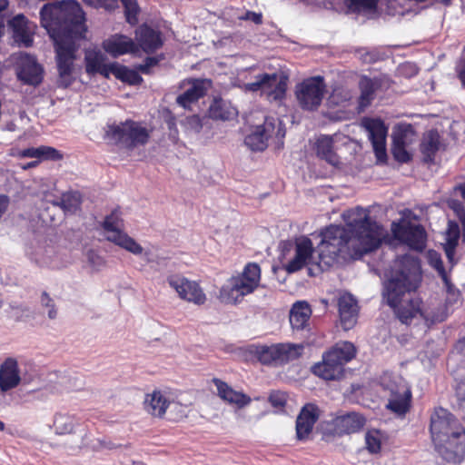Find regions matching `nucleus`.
Segmentation results:
<instances>
[{
    "mask_svg": "<svg viewBox=\"0 0 465 465\" xmlns=\"http://www.w3.org/2000/svg\"><path fill=\"white\" fill-rule=\"evenodd\" d=\"M347 229L331 225L322 232V241L313 255L312 242L301 236L294 242L281 243V261L288 273H293L309 264L317 265L319 271L328 270L339 255L343 258L359 259L363 254L377 249L384 236L383 229L361 207L343 213Z\"/></svg>",
    "mask_w": 465,
    "mask_h": 465,
    "instance_id": "obj_1",
    "label": "nucleus"
},
{
    "mask_svg": "<svg viewBox=\"0 0 465 465\" xmlns=\"http://www.w3.org/2000/svg\"><path fill=\"white\" fill-rule=\"evenodd\" d=\"M41 25L53 39L60 84L68 86L73 79L77 42L84 37L87 27L84 13L74 0L45 4L40 11Z\"/></svg>",
    "mask_w": 465,
    "mask_h": 465,
    "instance_id": "obj_2",
    "label": "nucleus"
},
{
    "mask_svg": "<svg viewBox=\"0 0 465 465\" xmlns=\"http://www.w3.org/2000/svg\"><path fill=\"white\" fill-rule=\"evenodd\" d=\"M421 282L420 264L411 255L398 257L384 284L383 295L401 322L410 324L421 318L426 322H443L446 318L442 308L421 307V301L415 294Z\"/></svg>",
    "mask_w": 465,
    "mask_h": 465,
    "instance_id": "obj_3",
    "label": "nucleus"
},
{
    "mask_svg": "<svg viewBox=\"0 0 465 465\" xmlns=\"http://www.w3.org/2000/svg\"><path fill=\"white\" fill-rule=\"evenodd\" d=\"M430 433L439 454L449 462H460L465 456V430L458 420L443 408L430 417Z\"/></svg>",
    "mask_w": 465,
    "mask_h": 465,
    "instance_id": "obj_4",
    "label": "nucleus"
},
{
    "mask_svg": "<svg viewBox=\"0 0 465 465\" xmlns=\"http://www.w3.org/2000/svg\"><path fill=\"white\" fill-rule=\"evenodd\" d=\"M261 280V269L257 263H248L242 273L226 281L220 290L219 299L229 304L239 302L245 295L254 292Z\"/></svg>",
    "mask_w": 465,
    "mask_h": 465,
    "instance_id": "obj_5",
    "label": "nucleus"
},
{
    "mask_svg": "<svg viewBox=\"0 0 465 465\" xmlns=\"http://www.w3.org/2000/svg\"><path fill=\"white\" fill-rule=\"evenodd\" d=\"M355 347L351 342L337 343L323 354L322 361L314 364L312 371L326 381L339 380L344 371V365L355 356Z\"/></svg>",
    "mask_w": 465,
    "mask_h": 465,
    "instance_id": "obj_6",
    "label": "nucleus"
},
{
    "mask_svg": "<svg viewBox=\"0 0 465 465\" xmlns=\"http://www.w3.org/2000/svg\"><path fill=\"white\" fill-rule=\"evenodd\" d=\"M381 385L389 392L386 407L398 416L405 415L410 409L411 400L408 382L400 375L385 372L381 377Z\"/></svg>",
    "mask_w": 465,
    "mask_h": 465,
    "instance_id": "obj_7",
    "label": "nucleus"
},
{
    "mask_svg": "<svg viewBox=\"0 0 465 465\" xmlns=\"http://www.w3.org/2000/svg\"><path fill=\"white\" fill-rule=\"evenodd\" d=\"M150 134L141 123L127 120L121 123L108 124L105 137L114 143L121 144L128 149L144 145Z\"/></svg>",
    "mask_w": 465,
    "mask_h": 465,
    "instance_id": "obj_8",
    "label": "nucleus"
},
{
    "mask_svg": "<svg viewBox=\"0 0 465 465\" xmlns=\"http://www.w3.org/2000/svg\"><path fill=\"white\" fill-rule=\"evenodd\" d=\"M103 229L107 241L114 242L134 255H140L143 252V247L124 232V220L117 210H114L104 218Z\"/></svg>",
    "mask_w": 465,
    "mask_h": 465,
    "instance_id": "obj_9",
    "label": "nucleus"
},
{
    "mask_svg": "<svg viewBox=\"0 0 465 465\" xmlns=\"http://www.w3.org/2000/svg\"><path fill=\"white\" fill-rule=\"evenodd\" d=\"M302 344L277 343L257 350L259 361L263 364L283 365L298 360L303 353Z\"/></svg>",
    "mask_w": 465,
    "mask_h": 465,
    "instance_id": "obj_10",
    "label": "nucleus"
},
{
    "mask_svg": "<svg viewBox=\"0 0 465 465\" xmlns=\"http://www.w3.org/2000/svg\"><path fill=\"white\" fill-rule=\"evenodd\" d=\"M287 77L278 74H262L255 81L246 84L245 89L251 92L261 91L270 101L282 100L286 93Z\"/></svg>",
    "mask_w": 465,
    "mask_h": 465,
    "instance_id": "obj_11",
    "label": "nucleus"
},
{
    "mask_svg": "<svg viewBox=\"0 0 465 465\" xmlns=\"http://www.w3.org/2000/svg\"><path fill=\"white\" fill-rule=\"evenodd\" d=\"M325 88L322 76L310 77L297 84L295 94L301 107L305 110L317 109L322 104Z\"/></svg>",
    "mask_w": 465,
    "mask_h": 465,
    "instance_id": "obj_12",
    "label": "nucleus"
},
{
    "mask_svg": "<svg viewBox=\"0 0 465 465\" xmlns=\"http://www.w3.org/2000/svg\"><path fill=\"white\" fill-rule=\"evenodd\" d=\"M167 282L177 292L178 296L184 301L197 305L203 304L206 301V296L199 284L181 274L169 275Z\"/></svg>",
    "mask_w": 465,
    "mask_h": 465,
    "instance_id": "obj_13",
    "label": "nucleus"
},
{
    "mask_svg": "<svg viewBox=\"0 0 465 465\" xmlns=\"http://www.w3.org/2000/svg\"><path fill=\"white\" fill-rule=\"evenodd\" d=\"M276 130V121L273 118H267L263 124L258 125L244 139V143L252 151H263L268 146V139L274 134L277 136L283 137L284 133L281 128V123L278 122Z\"/></svg>",
    "mask_w": 465,
    "mask_h": 465,
    "instance_id": "obj_14",
    "label": "nucleus"
},
{
    "mask_svg": "<svg viewBox=\"0 0 465 465\" xmlns=\"http://www.w3.org/2000/svg\"><path fill=\"white\" fill-rule=\"evenodd\" d=\"M15 70L17 78L25 84L36 86L43 81V67L33 55L19 54L15 61Z\"/></svg>",
    "mask_w": 465,
    "mask_h": 465,
    "instance_id": "obj_15",
    "label": "nucleus"
},
{
    "mask_svg": "<svg viewBox=\"0 0 465 465\" xmlns=\"http://www.w3.org/2000/svg\"><path fill=\"white\" fill-rule=\"evenodd\" d=\"M392 232L396 239L406 243L411 249L421 251L425 247L426 232L420 224L393 223Z\"/></svg>",
    "mask_w": 465,
    "mask_h": 465,
    "instance_id": "obj_16",
    "label": "nucleus"
},
{
    "mask_svg": "<svg viewBox=\"0 0 465 465\" xmlns=\"http://www.w3.org/2000/svg\"><path fill=\"white\" fill-rule=\"evenodd\" d=\"M368 133L376 157L381 160L386 157V137L388 128L381 119L365 118L361 123Z\"/></svg>",
    "mask_w": 465,
    "mask_h": 465,
    "instance_id": "obj_17",
    "label": "nucleus"
},
{
    "mask_svg": "<svg viewBox=\"0 0 465 465\" xmlns=\"http://www.w3.org/2000/svg\"><path fill=\"white\" fill-rule=\"evenodd\" d=\"M319 418V409L316 405L308 403L301 410L296 419V436L300 440L308 438Z\"/></svg>",
    "mask_w": 465,
    "mask_h": 465,
    "instance_id": "obj_18",
    "label": "nucleus"
},
{
    "mask_svg": "<svg viewBox=\"0 0 465 465\" xmlns=\"http://www.w3.org/2000/svg\"><path fill=\"white\" fill-rule=\"evenodd\" d=\"M85 70L89 74H100L104 77L114 74L113 67L116 63L106 64V55L100 50H87L85 53Z\"/></svg>",
    "mask_w": 465,
    "mask_h": 465,
    "instance_id": "obj_19",
    "label": "nucleus"
},
{
    "mask_svg": "<svg viewBox=\"0 0 465 465\" xmlns=\"http://www.w3.org/2000/svg\"><path fill=\"white\" fill-rule=\"evenodd\" d=\"M341 323L344 330L351 329L357 321L358 305L352 295L344 293L338 300Z\"/></svg>",
    "mask_w": 465,
    "mask_h": 465,
    "instance_id": "obj_20",
    "label": "nucleus"
},
{
    "mask_svg": "<svg viewBox=\"0 0 465 465\" xmlns=\"http://www.w3.org/2000/svg\"><path fill=\"white\" fill-rule=\"evenodd\" d=\"M10 26L12 27L13 37L15 43L25 47L32 45L34 25L29 23L23 15H15L10 21Z\"/></svg>",
    "mask_w": 465,
    "mask_h": 465,
    "instance_id": "obj_21",
    "label": "nucleus"
},
{
    "mask_svg": "<svg viewBox=\"0 0 465 465\" xmlns=\"http://www.w3.org/2000/svg\"><path fill=\"white\" fill-rule=\"evenodd\" d=\"M103 48L114 57L137 51L134 42L130 37L123 35H114L104 40Z\"/></svg>",
    "mask_w": 465,
    "mask_h": 465,
    "instance_id": "obj_22",
    "label": "nucleus"
},
{
    "mask_svg": "<svg viewBox=\"0 0 465 465\" xmlns=\"http://www.w3.org/2000/svg\"><path fill=\"white\" fill-rule=\"evenodd\" d=\"M21 379L19 376L18 364L14 359H7L0 367V390L7 391L15 388Z\"/></svg>",
    "mask_w": 465,
    "mask_h": 465,
    "instance_id": "obj_23",
    "label": "nucleus"
},
{
    "mask_svg": "<svg viewBox=\"0 0 465 465\" xmlns=\"http://www.w3.org/2000/svg\"><path fill=\"white\" fill-rule=\"evenodd\" d=\"M136 39L141 48L146 53H153L163 45L160 32L148 25H142L138 28Z\"/></svg>",
    "mask_w": 465,
    "mask_h": 465,
    "instance_id": "obj_24",
    "label": "nucleus"
},
{
    "mask_svg": "<svg viewBox=\"0 0 465 465\" xmlns=\"http://www.w3.org/2000/svg\"><path fill=\"white\" fill-rule=\"evenodd\" d=\"M364 424V417L357 412H348L334 419V426L339 433L350 434L357 432Z\"/></svg>",
    "mask_w": 465,
    "mask_h": 465,
    "instance_id": "obj_25",
    "label": "nucleus"
},
{
    "mask_svg": "<svg viewBox=\"0 0 465 465\" xmlns=\"http://www.w3.org/2000/svg\"><path fill=\"white\" fill-rule=\"evenodd\" d=\"M209 86L210 82L207 80L193 81V84L177 97V104L184 109H190L192 104L205 94Z\"/></svg>",
    "mask_w": 465,
    "mask_h": 465,
    "instance_id": "obj_26",
    "label": "nucleus"
},
{
    "mask_svg": "<svg viewBox=\"0 0 465 465\" xmlns=\"http://www.w3.org/2000/svg\"><path fill=\"white\" fill-rule=\"evenodd\" d=\"M213 383L216 386L217 393L221 399L239 408H242L251 402V398L242 392L232 390L227 383L214 379Z\"/></svg>",
    "mask_w": 465,
    "mask_h": 465,
    "instance_id": "obj_27",
    "label": "nucleus"
},
{
    "mask_svg": "<svg viewBox=\"0 0 465 465\" xmlns=\"http://www.w3.org/2000/svg\"><path fill=\"white\" fill-rule=\"evenodd\" d=\"M333 137L330 135H320L315 143L317 155L332 166L339 164V157L333 148Z\"/></svg>",
    "mask_w": 465,
    "mask_h": 465,
    "instance_id": "obj_28",
    "label": "nucleus"
},
{
    "mask_svg": "<svg viewBox=\"0 0 465 465\" xmlns=\"http://www.w3.org/2000/svg\"><path fill=\"white\" fill-rule=\"evenodd\" d=\"M312 315L308 302H296L290 312V323L294 330H303Z\"/></svg>",
    "mask_w": 465,
    "mask_h": 465,
    "instance_id": "obj_29",
    "label": "nucleus"
},
{
    "mask_svg": "<svg viewBox=\"0 0 465 465\" xmlns=\"http://www.w3.org/2000/svg\"><path fill=\"white\" fill-rule=\"evenodd\" d=\"M440 149V134L435 130L427 132L420 144V151L423 155V160L426 163H431L434 160L436 153Z\"/></svg>",
    "mask_w": 465,
    "mask_h": 465,
    "instance_id": "obj_30",
    "label": "nucleus"
},
{
    "mask_svg": "<svg viewBox=\"0 0 465 465\" xmlns=\"http://www.w3.org/2000/svg\"><path fill=\"white\" fill-rule=\"evenodd\" d=\"M169 403L170 401L162 391H154L147 395L144 401V407L152 415L160 417L165 413Z\"/></svg>",
    "mask_w": 465,
    "mask_h": 465,
    "instance_id": "obj_31",
    "label": "nucleus"
},
{
    "mask_svg": "<svg viewBox=\"0 0 465 465\" xmlns=\"http://www.w3.org/2000/svg\"><path fill=\"white\" fill-rule=\"evenodd\" d=\"M377 83L371 78L362 77L360 81L361 95L359 97V107L364 110L374 98Z\"/></svg>",
    "mask_w": 465,
    "mask_h": 465,
    "instance_id": "obj_32",
    "label": "nucleus"
},
{
    "mask_svg": "<svg viewBox=\"0 0 465 465\" xmlns=\"http://www.w3.org/2000/svg\"><path fill=\"white\" fill-rule=\"evenodd\" d=\"M53 205L58 206L65 213H74L81 203L80 194L76 192L63 193L57 200H48Z\"/></svg>",
    "mask_w": 465,
    "mask_h": 465,
    "instance_id": "obj_33",
    "label": "nucleus"
},
{
    "mask_svg": "<svg viewBox=\"0 0 465 465\" xmlns=\"http://www.w3.org/2000/svg\"><path fill=\"white\" fill-rule=\"evenodd\" d=\"M211 117L214 119L229 120L236 114V109L228 106L226 102L220 99L214 100L209 110Z\"/></svg>",
    "mask_w": 465,
    "mask_h": 465,
    "instance_id": "obj_34",
    "label": "nucleus"
},
{
    "mask_svg": "<svg viewBox=\"0 0 465 465\" xmlns=\"http://www.w3.org/2000/svg\"><path fill=\"white\" fill-rule=\"evenodd\" d=\"M414 141V131L411 124H399L392 133V143L409 146Z\"/></svg>",
    "mask_w": 465,
    "mask_h": 465,
    "instance_id": "obj_35",
    "label": "nucleus"
},
{
    "mask_svg": "<svg viewBox=\"0 0 465 465\" xmlns=\"http://www.w3.org/2000/svg\"><path fill=\"white\" fill-rule=\"evenodd\" d=\"M378 0H347L348 7L352 13L371 15L376 12Z\"/></svg>",
    "mask_w": 465,
    "mask_h": 465,
    "instance_id": "obj_36",
    "label": "nucleus"
},
{
    "mask_svg": "<svg viewBox=\"0 0 465 465\" xmlns=\"http://www.w3.org/2000/svg\"><path fill=\"white\" fill-rule=\"evenodd\" d=\"M74 417L67 414H57L54 417V428L57 434L63 435L71 433L74 427Z\"/></svg>",
    "mask_w": 465,
    "mask_h": 465,
    "instance_id": "obj_37",
    "label": "nucleus"
},
{
    "mask_svg": "<svg viewBox=\"0 0 465 465\" xmlns=\"http://www.w3.org/2000/svg\"><path fill=\"white\" fill-rule=\"evenodd\" d=\"M113 70L114 75L124 82L135 84L142 81V78L135 72L129 70L125 66L117 64L116 66L113 67Z\"/></svg>",
    "mask_w": 465,
    "mask_h": 465,
    "instance_id": "obj_38",
    "label": "nucleus"
},
{
    "mask_svg": "<svg viewBox=\"0 0 465 465\" xmlns=\"http://www.w3.org/2000/svg\"><path fill=\"white\" fill-rule=\"evenodd\" d=\"M428 262L431 267H433L441 277L445 284L449 285V278L443 266V262L440 253L435 251H430L427 255Z\"/></svg>",
    "mask_w": 465,
    "mask_h": 465,
    "instance_id": "obj_39",
    "label": "nucleus"
},
{
    "mask_svg": "<svg viewBox=\"0 0 465 465\" xmlns=\"http://www.w3.org/2000/svg\"><path fill=\"white\" fill-rule=\"evenodd\" d=\"M124 7V14L126 20L131 25H135L138 22L137 15L139 12L136 0H122Z\"/></svg>",
    "mask_w": 465,
    "mask_h": 465,
    "instance_id": "obj_40",
    "label": "nucleus"
},
{
    "mask_svg": "<svg viewBox=\"0 0 465 465\" xmlns=\"http://www.w3.org/2000/svg\"><path fill=\"white\" fill-rule=\"evenodd\" d=\"M143 253L147 263L152 264L156 270H162L167 266V258L151 251L143 252L141 254Z\"/></svg>",
    "mask_w": 465,
    "mask_h": 465,
    "instance_id": "obj_41",
    "label": "nucleus"
},
{
    "mask_svg": "<svg viewBox=\"0 0 465 465\" xmlns=\"http://www.w3.org/2000/svg\"><path fill=\"white\" fill-rule=\"evenodd\" d=\"M41 306L47 309V316L51 320L57 317V309L54 300L49 296L46 292H43L40 297Z\"/></svg>",
    "mask_w": 465,
    "mask_h": 465,
    "instance_id": "obj_42",
    "label": "nucleus"
},
{
    "mask_svg": "<svg viewBox=\"0 0 465 465\" xmlns=\"http://www.w3.org/2000/svg\"><path fill=\"white\" fill-rule=\"evenodd\" d=\"M366 448L371 453H378L381 450V440L377 431H369L365 435Z\"/></svg>",
    "mask_w": 465,
    "mask_h": 465,
    "instance_id": "obj_43",
    "label": "nucleus"
},
{
    "mask_svg": "<svg viewBox=\"0 0 465 465\" xmlns=\"http://www.w3.org/2000/svg\"><path fill=\"white\" fill-rule=\"evenodd\" d=\"M407 145L393 144L391 147V153L396 161L400 163H407L411 160V154L408 151Z\"/></svg>",
    "mask_w": 465,
    "mask_h": 465,
    "instance_id": "obj_44",
    "label": "nucleus"
},
{
    "mask_svg": "<svg viewBox=\"0 0 465 465\" xmlns=\"http://www.w3.org/2000/svg\"><path fill=\"white\" fill-rule=\"evenodd\" d=\"M460 238V227L458 223L450 222L448 224V230L446 232V242L447 244L458 245Z\"/></svg>",
    "mask_w": 465,
    "mask_h": 465,
    "instance_id": "obj_45",
    "label": "nucleus"
},
{
    "mask_svg": "<svg viewBox=\"0 0 465 465\" xmlns=\"http://www.w3.org/2000/svg\"><path fill=\"white\" fill-rule=\"evenodd\" d=\"M15 316L17 320L26 322L30 319L34 318V312L28 307L25 305H20L14 308Z\"/></svg>",
    "mask_w": 465,
    "mask_h": 465,
    "instance_id": "obj_46",
    "label": "nucleus"
},
{
    "mask_svg": "<svg viewBox=\"0 0 465 465\" xmlns=\"http://www.w3.org/2000/svg\"><path fill=\"white\" fill-rule=\"evenodd\" d=\"M269 401L273 407L282 408L286 403V394L282 391L272 392L269 397Z\"/></svg>",
    "mask_w": 465,
    "mask_h": 465,
    "instance_id": "obj_47",
    "label": "nucleus"
},
{
    "mask_svg": "<svg viewBox=\"0 0 465 465\" xmlns=\"http://www.w3.org/2000/svg\"><path fill=\"white\" fill-rule=\"evenodd\" d=\"M41 158L56 160L62 157L60 153L53 147L41 146Z\"/></svg>",
    "mask_w": 465,
    "mask_h": 465,
    "instance_id": "obj_48",
    "label": "nucleus"
},
{
    "mask_svg": "<svg viewBox=\"0 0 465 465\" xmlns=\"http://www.w3.org/2000/svg\"><path fill=\"white\" fill-rule=\"evenodd\" d=\"M158 64V59L155 57H147L143 64H140L138 70L143 74H149L150 69Z\"/></svg>",
    "mask_w": 465,
    "mask_h": 465,
    "instance_id": "obj_49",
    "label": "nucleus"
},
{
    "mask_svg": "<svg viewBox=\"0 0 465 465\" xmlns=\"http://www.w3.org/2000/svg\"><path fill=\"white\" fill-rule=\"evenodd\" d=\"M243 20H250L256 25H260L262 22V15L261 13H255L252 11H247L243 16H242Z\"/></svg>",
    "mask_w": 465,
    "mask_h": 465,
    "instance_id": "obj_50",
    "label": "nucleus"
},
{
    "mask_svg": "<svg viewBox=\"0 0 465 465\" xmlns=\"http://www.w3.org/2000/svg\"><path fill=\"white\" fill-rule=\"evenodd\" d=\"M456 395L460 401H465V377L457 384Z\"/></svg>",
    "mask_w": 465,
    "mask_h": 465,
    "instance_id": "obj_51",
    "label": "nucleus"
},
{
    "mask_svg": "<svg viewBox=\"0 0 465 465\" xmlns=\"http://www.w3.org/2000/svg\"><path fill=\"white\" fill-rule=\"evenodd\" d=\"M41 146L38 148H28L23 151L22 155L29 158H41Z\"/></svg>",
    "mask_w": 465,
    "mask_h": 465,
    "instance_id": "obj_52",
    "label": "nucleus"
},
{
    "mask_svg": "<svg viewBox=\"0 0 465 465\" xmlns=\"http://www.w3.org/2000/svg\"><path fill=\"white\" fill-rule=\"evenodd\" d=\"M456 247H457V245H453L452 243L451 244H447V243L444 244V251H445L446 256L449 259L450 262H453V257L455 254Z\"/></svg>",
    "mask_w": 465,
    "mask_h": 465,
    "instance_id": "obj_53",
    "label": "nucleus"
},
{
    "mask_svg": "<svg viewBox=\"0 0 465 465\" xmlns=\"http://www.w3.org/2000/svg\"><path fill=\"white\" fill-rule=\"evenodd\" d=\"M187 122L190 125H192L193 128H194L196 132H200V130L202 129L201 121L197 115H193L189 117L187 119Z\"/></svg>",
    "mask_w": 465,
    "mask_h": 465,
    "instance_id": "obj_54",
    "label": "nucleus"
},
{
    "mask_svg": "<svg viewBox=\"0 0 465 465\" xmlns=\"http://www.w3.org/2000/svg\"><path fill=\"white\" fill-rule=\"evenodd\" d=\"M458 75L461 81L462 85L465 87V65L463 67H459Z\"/></svg>",
    "mask_w": 465,
    "mask_h": 465,
    "instance_id": "obj_55",
    "label": "nucleus"
},
{
    "mask_svg": "<svg viewBox=\"0 0 465 465\" xmlns=\"http://www.w3.org/2000/svg\"><path fill=\"white\" fill-rule=\"evenodd\" d=\"M77 381H74V383H71L67 385V389H71V390H79L81 388V385L82 383L79 382L80 384H77Z\"/></svg>",
    "mask_w": 465,
    "mask_h": 465,
    "instance_id": "obj_56",
    "label": "nucleus"
},
{
    "mask_svg": "<svg viewBox=\"0 0 465 465\" xmlns=\"http://www.w3.org/2000/svg\"><path fill=\"white\" fill-rule=\"evenodd\" d=\"M7 5H8L7 0H0V12L3 11L4 9H5Z\"/></svg>",
    "mask_w": 465,
    "mask_h": 465,
    "instance_id": "obj_57",
    "label": "nucleus"
},
{
    "mask_svg": "<svg viewBox=\"0 0 465 465\" xmlns=\"http://www.w3.org/2000/svg\"><path fill=\"white\" fill-rule=\"evenodd\" d=\"M460 223H461L462 227H463V237H464V240H465V213H463L460 216Z\"/></svg>",
    "mask_w": 465,
    "mask_h": 465,
    "instance_id": "obj_58",
    "label": "nucleus"
},
{
    "mask_svg": "<svg viewBox=\"0 0 465 465\" xmlns=\"http://www.w3.org/2000/svg\"><path fill=\"white\" fill-rule=\"evenodd\" d=\"M438 3L443 4L445 5H449L452 0H435Z\"/></svg>",
    "mask_w": 465,
    "mask_h": 465,
    "instance_id": "obj_59",
    "label": "nucleus"
},
{
    "mask_svg": "<svg viewBox=\"0 0 465 465\" xmlns=\"http://www.w3.org/2000/svg\"><path fill=\"white\" fill-rule=\"evenodd\" d=\"M462 353L465 355V338L460 341Z\"/></svg>",
    "mask_w": 465,
    "mask_h": 465,
    "instance_id": "obj_60",
    "label": "nucleus"
},
{
    "mask_svg": "<svg viewBox=\"0 0 465 465\" xmlns=\"http://www.w3.org/2000/svg\"><path fill=\"white\" fill-rule=\"evenodd\" d=\"M460 193H461L462 198L465 200V184L460 186Z\"/></svg>",
    "mask_w": 465,
    "mask_h": 465,
    "instance_id": "obj_61",
    "label": "nucleus"
},
{
    "mask_svg": "<svg viewBox=\"0 0 465 465\" xmlns=\"http://www.w3.org/2000/svg\"><path fill=\"white\" fill-rule=\"evenodd\" d=\"M5 430V423L0 420V431Z\"/></svg>",
    "mask_w": 465,
    "mask_h": 465,
    "instance_id": "obj_62",
    "label": "nucleus"
},
{
    "mask_svg": "<svg viewBox=\"0 0 465 465\" xmlns=\"http://www.w3.org/2000/svg\"><path fill=\"white\" fill-rule=\"evenodd\" d=\"M93 256H94V254H93V253H90V254H89V260H90V261H92V262H93Z\"/></svg>",
    "mask_w": 465,
    "mask_h": 465,
    "instance_id": "obj_63",
    "label": "nucleus"
},
{
    "mask_svg": "<svg viewBox=\"0 0 465 465\" xmlns=\"http://www.w3.org/2000/svg\"><path fill=\"white\" fill-rule=\"evenodd\" d=\"M309 274H310V275H313V272H312V268H310V269H309Z\"/></svg>",
    "mask_w": 465,
    "mask_h": 465,
    "instance_id": "obj_64",
    "label": "nucleus"
}]
</instances>
